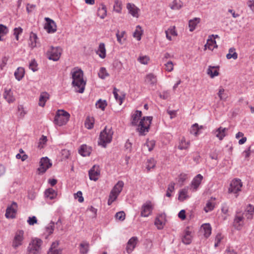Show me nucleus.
Here are the masks:
<instances>
[{"mask_svg":"<svg viewBox=\"0 0 254 254\" xmlns=\"http://www.w3.org/2000/svg\"><path fill=\"white\" fill-rule=\"evenodd\" d=\"M137 243V238L136 237L131 238L127 244L126 251L128 254L131 253Z\"/></svg>","mask_w":254,"mask_h":254,"instance_id":"19","label":"nucleus"},{"mask_svg":"<svg viewBox=\"0 0 254 254\" xmlns=\"http://www.w3.org/2000/svg\"><path fill=\"white\" fill-rule=\"evenodd\" d=\"M154 224L158 229H162L163 228V222L158 217L155 220Z\"/></svg>","mask_w":254,"mask_h":254,"instance_id":"56","label":"nucleus"},{"mask_svg":"<svg viewBox=\"0 0 254 254\" xmlns=\"http://www.w3.org/2000/svg\"><path fill=\"white\" fill-rule=\"evenodd\" d=\"M24 73V69L22 67H19L14 72V76L17 80L20 81L23 77Z\"/></svg>","mask_w":254,"mask_h":254,"instance_id":"35","label":"nucleus"},{"mask_svg":"<svg viewBox=\"0 0 254 254\" xmlns=\"http://www.w3.org/2000/svg\"><path fill=\"white\" fill-rule=\"evenodd\" d=\"M214 35H211L208 36V38L207 40V43L204 45V49H208L210 50H213L214 48H217L218 46L216 44V42L214 39H212V37Z\"/></svg>","mask_w":254,"mask_h":254,"instance_id":"20","label":"nucleus"},{"mask_svg":"<svg viewBox=\"0 0 254 254\" xmlns=\"http://www.w3.org/2000/svg\"><path fill=\"white\" fill-rule=\"evenodd\" d=\"M127 8L128 12L133 17H138V11L139 9L133 3H127Z\"/></svg>","mask_w":254,"mask_h":254,"instance_id":"22","label":"nucleus"},{"mask_svg":"<svg viewBox=\"0 0 254 254\" xmlns=\"http://www.w3.org/2000/svg\"><path fill=\"white\" fill-rule=\"evenodd\" d=\"M96 54L102 59H104L106 57V49L104 43H101L99 44L98 49L96 51Z\"/></svg>","mask_w":254,"mask_h":254,"instance_id":"32","label":"nucleus"},{"mask_svg":"<svg viewBox=\"0 0 254 254\" xmlns=\"http://www.w3.org/2000/svg\"><path fill=\"white\" fill-rule=\"evenodd\" d=\"M215 68V66H209L207 69V74H209L211 78H213L219 75L218 71Z\"/></svg>","mask_w":254,"mask_h":254,"instance_id":"43","label":"nucleus"},{"mask_svg":"<svg viewBox=\"0 0 254 254\" xmlns=\"http://www.w3.org/2000/svg\"><path fill=\"white\" fill-rule=\"evenodd\" d=\"M113 9L115 11L118 13H120L122 10V3L119 0H116L114 2Z\"/></svg>","mask_w":254,"mask_h":254,"instance_id":"44","label":"nucleus"},{"mask_svg":"<svg viewBox=\"0 0 254 254\" xmlns=\"http://www.w3.org/2000/svg\"><path fill=\"white\" fill-rule=\"evenodd\" d=\"M243 184L240 179H234L231 183L230 187L228 189V192L234 193L236 197H237V194L239 191H241Z\"/></svg>","mask_w":254,"mask_h":254,"instance_id":"9","label":"nucleus"},{"mask_svg":"<svg viewBox=\"0 0 254 254\" xmlns=\"http://www.w3.org/2000/svg\"><path fill=\"white\" fill-rule=\"evenodd\" d=\"M62 52V49L60 47H54L52 46L50 50L47 52V55L49 59L54 61H57L59 60Z\"/></svg>","mask_w":254,"mask_h":254,"instance_id":"10","label":"nucleus"},{"mask_svg":"<svg viewBox=\"0 0 254 254\" xmlns=\"http://www.w3.org/2000/svg\"><path fill=\"white\" fill-rule=\"evenodd\" d=\"M228 130L227 128H223L220 127L215 130H213L212 132L215 134V136L220 140H222L226 136V132Z\"/></svg>","mask_w":254,"mask_h":254,"instance_id":"21","label":"nucleus"},{"mask_svg":"<svg viewBox=\"0 0 254 254\" xmlns=\"http://www.w3.org/2000/svg\"><path fill=\"white\" fill-rule=\"evenodd\" d=\"M124 186V183L122 181H119L114 186L111 190L109 199L108 200V204L110 205L114 201L116 200L118 196L122 191Z\"/></svg>","mask_w":254,"mask_h":254,"instance_id":"5","label":"nucleus"},{"mask_svg":"<svg viewBox=\"0 0 254 254\" xmlns=\"http://www.w3.org/2000/svg\"><path fill=\"white\" fill-rule=\"evenodd\" d=\"M37 35L33 32H31L30 34L28 44L32 49L37 46Z\"/></svg>","mask_w":254,"mask_h":254,"instance_id":"30","label":"nucleus"},{"mask_svg":"<svg viewBox=\"0 0 254 254\" xmlns=\"http://www.w3.org/2000/svg\"><path fill=\"white\" fill-rule=\"evenodd\" d=\"M43 241L37 238L32 239L27 248L26 254H40Z\"/></svg>","mask_w":254,"mask_h":254,"instance_id":"3","label":"nucleus"},{"mask_svg":"<svg viewBox=\"0 0 254 254\" xmlns=\"http://www.w3.org/2000/svg\"><path fill=\"white\" fill-rule=\"evenodd\" d=\"M29 68L33 71H36L38 70L37 64L35 59L31 60L29 65Z\"/></svg>","mask_w":254,"mask_h":254,"instance_id":"52","label":"nucleus"},{"mask_svg":"<svg viewBox=\"0 0 254 254\" xmlns=\"http://www.w3.org/2000/svg\"><path fill=\"white\" fill-rule=\"evenodd\" d=\"M8 32L7 28L3 24H0V34L1 36L5 35Z\"/></svg>","mask_w":254,"mask_h":254,"instance_id":"60","label":"nucleus"},{"mask_svg":"<svg viewBox=\"0 0 254 254\" xmlns=\"http://www.w3.org/2000/svg\"><path fill=\"white\" fill-rule=\"evenodd\" d=\"M165 69L168 72H171L173 70L174 65L172 61H168L166 64H165Z\"/></svg>","mask_w":254,"mask_h":254,"instance_id":"55","label":"nucleus"},{"mask_svg":"<svg viewBox=\"0 0 254 254\" xmlns=\"http://www.w3.org/2000/svg\"><path fill=\"white\" fill-rule=\"evenodd\" d=\"M94 119L93 117H88L85 121V126L88 129H91L93 127Z\"/></svg>","mask_w":254,"mask_h":254,"instance_id":"42","label":"nucleus"},{"mask_svg":"<svg viewBox=\"0 0 254 254\" xmlns=\"http://www.w3.org/2000/svg\"><path fill=\"white\" fill-rule=\"evenodd\" d=\"M142 34V30L141 27L138 25L136 26V29L135 31L133 32V36L134 38H136L137 40H140L141 39V36Z\"/></svg>","mask_w":254,"mask_h":254,"instance_id":"46","label":"nucleus"},{"mask_svg":"<svg viewBox=\"0 0 254 254\" xmlns=\"http://www.w3.org/2000/svg\"><path fill=\"white\" fill-rule=\"evenodd\" d=\"M72 84L77 92L82 93L85 89L86 81L83 79V72L80 68L75 67L71 71Z\"/></svg>","mask_w":254,"mask_h":254,"instance_id":"1","label":"nucleus"},{"mask_svg":"<svg viewBox=\"0 0 254 254\" xmlns=\"http://www.w3.org/2000/svg\"><path fill=\"white\" fill-rule=\"evenodd\" d=\"M107 104L105 100H102L99 99L96 103V106L97 108L100 109L102 111H104L107 106Z\"/></svg>","mask_w":254,"mask_h":254,"instance_id":"47","label":"nucleus"},{"mask_svg":"<svg viewBox=\"0 0 254 254\" xmlns=\"http://www.w3.org/2000/svg\"><path fill=\"white\" fill-rule=\"evenodd\" d=\"M8 61V58L4 57L2 58L1 63L0 65V68L1 70H3V67L6 65Z\"/></svg>","mask_w":254,"mask_h":254,"instance_id":"63","label":"nucleus"},{"mask_svg":"<svg viewBox=\"0 0 254 254\" xmlns=\"http://www.w3.org/2000/svg\"><path fill=\"white\" fill-rule=\"evenodd\" d=\"M107 10L106 5L103 3H101L97 9V16L100 17L101 19H104L107 16Z\"/></svg>","mask_w":254,"mask_h":254,"instance_id":"24","label":"nucleus"},{"mask_svg":"<svg viewBox=\"0 0 254 254\" xmlns=\"http://www.w3.org/2000/svg\"><path fill=\"white\" fill-rule=\"evenodd\" d=\"M224 254H237V252L230 247H227Z\"/></svg>","mask_w":254,"mask_h":254,"instance_id":"64","label":"nucleus"},{"mask_svg":"<svg viewBox=\"0 0 254 254\" xmlns=\"http://www.w3.org/2000/svg\"><path fill=\"white\" fill-rule=\"evenodd\" d=\"M45 196L50 200L55 199L57 196V192L52 188H49L45 191Z\"/></svg>","mask_w":254,"mask_h":254,"instance_id":"29","label":"nucleus"},{"mask_svg":"<svg viewBox=\"0 0 254 254\" xmlns=\"http://www.w3.org/2000/svg\"><path fill=\"white\" fill-rule=\"evenodd\" d=\"M155 204L150 201H147L144 203V217L151 215Z\"/></svg>","mask_w":254,"mask_h":254,"instance_id":"18","label":"nucleus"},{"mask_svg":"<svg viewBox=\"0 0 254 254\" xmlns=\"http://www.w3.org/2000/svg\"><path fill=\"white\" fill-rule=\"evenodd\" d=\"M203 179V177L200 174H197L193 178L190 184L193 191L197 190Z\"/></svg>","mask_w":254,"mask_h":254,"instance_id":"17","label":"nucleus"},{"mask_svg":"<svg viewBox=\"0 0 254 254\" xmlns=\"http://www.w3.org/2000/svg\"><path fill=\"white\" fill-rule=\"evenodd\" d=\"M152 120V116L144 117V135L145 133L149 132Z\"/></svg>","mask_w":254,"mask_h":254,"instance_id":"25","label":"nucleus"},{"mask_svg":"<svg viewBox=\"0 0 254 254\" xmlns=\"http://www.w3.org/2000/svg\"><path fill=\"white\" fill-rule=\"evenodd\" d=\"M183 2L180 0H173L170 8L173 10H179L183 7Z\"/></svg>","mask_w":254,"mask_h":254,"instance_id":"36","label":"nucleus"},{"mask_svg":"<svg viewBox=\"0 0 254 254\" xmlns=\"http://www.w3.org/2000/svg\"><path fill=\"white\" fill-rule=\"evenodd\" d=\"M119 90L116 88H114L113 90V94L115 99L119 102V104L121 105L123 103V98L121 96H119L118 92Z\"/></svg>","mask_w":254,"mask_h":254,"instance_id":"51","label":"nucleus"},{"mask_svg":"<svg viewBox=\"0 0 254 254\" xmlns=\"http://www.w3.org/2000/svg\"><path fill=\"white\" fill-rule=\"evenodd\" d=\"M54 223H50L46 227V230L47 233H48L49 235H50L53 233L54 229Z\"/></svg>","mask_w":254,"mask_h":254,"instance_id":"57","label":"nucleus"},{"mask_svg":"<svg viewBox=\"0 0 254 254\" xmlns=\"http://www.w3.org/2000/svg\"><path fill=\"white\" fill-rule=\"evenodd\" d=\"M142 112L136 110L131 113L130 118V125L136 127V130L140 135H143V119L141 118Z\"/></svg>","mask_w":254,"mask_h":254,"instance_id":"2","label":"nucleus"},{"mask_svg":"<svg viewBox=\"0 0 254 254\" xmlns=\"http://www.w3.org/2000/svg\"><path fill=\"white\" fill-rule=\"evenodd\" d=\"M214 205L213 203L211 201H208L207 202L206 206L204 207V209L206 212H208L212 211L214 209Z\"/></svg>","mask_w":254,"mask_h":254,"instance_id":"53","label":"nucleus"},{"mask_svg":"<svg viewBox=\"0 0 254 254\" xmlns=\"http://www.w3.org/2000/svg\"><path fill=\"white\" fill-rule=\"evenodd\" d=\"M200 19L199 18H194L193 19L190 20L189 22V26L190 31L192 32L195 29L198 23L200 22Z\"/></svg>","mask_w":254,"mask_h":254,"instance_id":"34","label":"nucleus"},{"mask_svg":"<svg viewBox=\"0 0 254 254\" xmlns=\"http://www.w3.org/2000/svg\"><path fill=\"white\" fill-rule=\"evenodd\" d=\"M88 174L90 180L96 181L100 175L99 166L98 165H94L89 170Z\"/></svg>","mask_w":254,"mask_h":254,"instance_id":"13","label":"nucleus"},{"mask_svg":"<svg viewBox=\"0 0 254 254\" xmlns=\"http://www.w3.org/2000/svg\"><path fill=\"white\" fill-rule=\"evenodd\" d=\"M89 248V243L83 241L79 245V251L81 254H87Z\"/></svg>","mask_w":254,"mask_h":254,"instance_id":"33","label":"nucleus"},{"mask_svg":"<svg viewBox=\"0 0 254 254\" xmlns=\"http://www.w3.org/2000/svg\"><path fill=\"white\" fill-rule=\"evenodd\" d=\"M202 128V126H199L198 124L195 123L191 127L190 132L194 134L195 136H197L199 134V130Z\"/></svg>","mask_w":254,"mask_h":254,"instance_id":"38","label":"nucleus"},{"mask_svg":"<svg viewBox=\"0 0 254 254\" xmlns=\"http://www.w3.org/2000/svg\"><path fill=\"white\" fill-rule=\"evenodd\" d=\"M47 141V137L44 135H42L39 140V147L41 148H43V145H44L46 143Z\"/></svg>","mask_w":254,"mask_h":254,"instance_id":"59","label":"nucleus"},{"mask_svg":"<svg viewBox=\"0 0 254 254\" xmlns=\"http://www.w3.org/2000/svg\"><path fill=\"white\" fill-rule=\"evenodd\" d=\"M3 96V98L8 103H13L15 100L13 92L10 89H5Z\"/></svg>","mask_w":254,"mask_h":254,"instance_id":"23","label":"nucleus"},{"mask_svg":"<svg viewBox=\"0 0 254 254\" xmlns=\"http://www.w3.org/2000/svg\"><path fill=\"white\" fill-rule=\"evenodd\" d=\"M159 96L162 99L166 100L170 97V93L168 90L164 91L162 93H159Z\"/></svg>","mask_w":254,"mask_h":254,"instance_id":"50","label":"nucleus"},{"mask_svg":"<svg viewBox=\"0 0 254 254\" xmlns=\"http://www.w3.org/2000/svg\"><path fill=\"white\" fill-rule=\"evenodd\" d=\"M191 232L189 230V227H187L183 231L182 236V241L186 245H189L192 240Z\"/></svg>","mask_w":254,"mask_h":254,"instance_id":"15","label":"nucleus"},{"mask_svg":"<svg viewBox=\"0 0 254 254\" xmlns=\"http://www.w3.org/2000/svg\"><path fill=\"white\" fill-rule=\"evenodd\" d=\"M235 49L234 48H231L229 50V53L226 55V58L229 60L233 59L236 60L238 58V54L235 52Z\"/></svg>","mask_w":254,"mask_h":254,"instance_id":"41","label":"nucleus"},{"mask_svg":"<svg viewBox=\"0 0 254 254\" xmlns=\"http://www.w3.org/2000/svg\"><path fill=\"white\" fill-rule=\"evenodd\" d=\"M125 34V31H122L121 33L119 32V31H118L117 33H116L117 41L121 44H123L122 39L124 37Z\"/></svg>","mask_w":254,"mask_h":254,"instance_id":"58","label":"nucleus"},{"mask_svg":"<svg viewBox=\"0 0 254 254\" xmlns=\"http://www.w3.org/2000/svg\"><path fill=\"white\" fill-rule=\"evenodd\" d=\"M78 152L82 156H88L91 152V148L90 147L83 144L80 146Z\"/></svg>","mask_w":254,"mask_h":254,"instance_id":"27","label":"nucleus"},{"mask_svg":"<svg viewBox=\"0 0 254 254\" xmlns=\"http://www.w3.org/2000/svg\"><path fill=\"white\" fill-rule=\"evenodd\" d=\"M155 145V141L154 140H149L147 139L145 144H144V146H146L148 148L149 151H152Z\"/></svg>","mask_w":254,"mask_h":254,"instance_id":"48","label":"nucleus"},{"mask_svg":"<svg viewBox=\"0 0 254 254\" xmlns=\"http://www.w3.org/2000/svg\"><path fill=\"white\" fill-rule=\"evenodd\" d=\"M116 218L120 221H123L126 217V214L124 211H120L116 213L115 215Z\"/></svg>","mask_w":254,"mask_h":254,"instance_id":"54","label":"nucleus"},{"mask_svg":"<svg viewBox=\"0 0 254 254\" xmlns=\"http://www.w3.org/2000/svg\"><path fill=\"white\" fill-rule=\"evenodd\" d=\"M24 232L22 230H18L15 232L12 243V246L14 249L23 245L24 240Z\"/></svg>","mask_w":254,"mask_h":254,"instance_id":"8","label":"nucleus"},{"mask_svg":"<svg viewBox=\"0 0 254 254\" xmlns=\"http://www.w3.org/2000/svg\"><path fill=\"white\" fill-rule=\"evenodd\" d=\"M189 198L188 195V190L186 189H182L179 192L178 199L180 201H184L185 199Z\"/></svg>","mask_w":254,"mask_h":254,"instance_id":"37","label":"nucleus"},{"mask_svg":"<svg viewBox=\"0 0 254 254\" xmlns=\"http://www.w3.org/2000/svg\"><path fill=\"white\" fill-rule=\"evenodd\" d=\"M204 230V235L205 237L208 238L211 234V227L209 223H206L202 226Z\"/></svg>","mask_w":254,"mask_h":254,"instance_id":"39","label":"nucleus"},{"mask_svg":"<svg viewBox=\"0 0 254 254\" xmlns=\"http://www.w3.org/2000/svg\"><path fill=\"white\" fill-rule=\"evenodd\" d=\"M254 213V206L251 204H249L245 212V216L247 217L248 219H252L253 217Z\"/></svg>","mask_w":254,"mask_h":254,"instance_id":"31","label":"nucleus"},{"mask_svg":"<svg viewBox=\"0 0 254 254\" xmlns=\"http://www.w3.org/2000/svg\"><path fill=\"white\" fill-rule=\"evenodd\" d=\"M37 222V218L35 216L29 217L27 220V223L30 225H33Z\"/></svg>","mask_w":254,"mask_h":254,"instance_id":"62","label":"nucleus"},{"mask_svg":"<svg viewBox=\"0 0 254 254\" xmlns=\"http://www.w3.org/2000/svg\"><path fill=\"white\" fill-rule=\"evenodd\" d=\"M156 165V162L155 160L151 158L147 160V161L146 163V169L147 171L148 172L151 171V169H153Z\"/></svg>","mask_w":254,"mask_h":254,"instance_id":"40","label":"nucleus"},{"mask_svg":"<svg viewBox=\"0 0 254 254\" xmlns=\"http://www.w3.org/2000/svg\"><path fill=\"white\" fill-rule=\"evenodd\" d=\"M238 212H237L235 216L233 221V226L238 230H240L244 224V218L243 215H238Z\"/></svg>","mask_w":254,"mask_h":254,"instance_id":"16","label":"nucleus"},{"mask_svg":"<svg viewBox=\"0 0 254 254\" xmlns=\"http://www.w3.org/2000/svg\"><path fill=\"white\" fill-rule=\"evenodd\" d=\"M52 165V163L50 162L48 157H43L40 162V167L38 168V171L41 173H44L51 167Z\"/></svg>","mask_w":254,"mask_h":254,"instance_id":"12","label":"nucleus"},{"mask_svg":"<svg viewBox=\"0 0 254 254\" xmlns=\"http://www.w3.org/2000/svg\"><path fill=\"white\" fill-rule=\"evenodd\" d=\"M69 114L63 110H58L54 118V123L59 126L65 124L69 119Z\"/></svg>","mask_w":254,"mask_h":254,"instance_id":"6","label":"nucleus"},{"mask_svg":"<svg viewBox=\"0 0 254 254\" xmlns=\"http://www.w3.org/2000/svg\"><path fill=\"white\" fill-rule=\"evenodd\" d=\"M175 184L174 182L170 183L167 188L166 196L167 197L171 196V192H173L175 190Z\"/></svg>","mask_w":254,"mask_h":254,"instance_id":"49","label":"nucleus"},{"mask_svg":"<svg viewBox=\"0 0 254 254\" xmlns=\"http://www.w3.org/2000/svg\"><path fill=\"white\" fill-rule=\"evenodd\" d=\"M74 198L75 199L78 198V200L79 202H82L84 200L82 193L81 191H77V192L74 194Z\"/></svg>","mask_w":254,"mask_h":254,"instance_id":"61","label":"nucleus"},{"mask_svg":"<svg viewBox=\"0 0 254 254\" xmlns=\"http://www.w3.org/2000/svg\"><path fill=\"white\" fill-rule=\"evenodd\" d=\"M113 131L111 128L105 127L100 133L98 144L105 147L107 143L111 142L112 139Z\"/></svg>","mask_w":254,"mask_h":254,"instance_id":"4","label":"nucleus"},{"mask_svg":"<svg viewBox=\"0 0 254 254\" xmlns=\"http://www.w3.org/2000/svg\"><path fill=\"white\" fill-rule=\"evenodd\" d=\"M98 74L99 78L103 79L109 76V74L107 71L106 68L104 67H102L100 68Z\"/></svg>","mask_w":254,"mask_h":254,"instance_id":"45","label":"nucleus"},{"mask_svg":"<svg viewBox=\"0 0 254 254\" xmlns=\"http://www.w3.org/2000/svg\"><path fill=\"white\" fill-rule=\"evenodd\" d=\"M47 23L45 25V29L49 33H55L57 30V25L54 20L48 17L45 18Z\"/></svg>","mask_w":254,"mask_h":254,"instance_id":"14","label":"nucleus"},{"mask_svg":"<svg viewBox=\"0 0 254 254\" xmlns=\"http://www.w3.org/2000/svg\"><path fill=\"white\" fill-rule=\"evenodd\" d=\"M18 205L16 202L13 201L6 209L5 216L7 218H14L16 216Z\"/></svg>","mask_w":254,"mask_h":254,"instance_id":"11","label":"nucleus"},{"mask_svg":"<svg viewBox=\"0 0 254 254\" xmlns=\"http://www.w3.org/2000/svg\"><path fill=\"white\" fill-rule=\"evenodd\" d=\"M190 146V142L187 141L185 137H182L179 140L178 148L181 150H187Z\"/></svg>","mask_w":254,"mask_h":254,"instance_id":"26","label":"nucleus"},{"mask_svg":"<svg viewBox=\"0 0 254 254\" xmlns=\"http://www.w3.org/2000/svg\"><path fill=\"white\" fill-rule=\"evenodd\" d=\"M50 95L46 92H42L39 97V105L43 107L47 101L49 99Z\"/></svg>","mask_w":254,"mask_h":254,"instance_id":"28","label":"nucleus"},{"mask_svg":"<svg viewBox=\"0 0 254 254\" xmlns=\"http://www.w3.org/2000/svg\"><path fill=\"white\" fill-rule=\"evenodd\" d=\"M144 82L149 90L154 91L157 89V76L153 73L147 74L145 76Z\"/></svg>","mask_w":254,"mask_h":254,"instance_id":"7","label":"nucleus"}]
</instances>
